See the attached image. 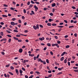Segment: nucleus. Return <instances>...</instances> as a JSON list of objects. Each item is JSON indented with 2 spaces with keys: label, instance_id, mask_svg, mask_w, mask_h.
I'll list each match as a JSON object with an SVG mask.
<instances>
[{
  "label": "nucleus",
  "instance_id": "nucleus-23",
  "mask_svg": "<svg viewBox=\"0 0 78 78\" xmlns=\"http://www.w3.org/2000/svg\"><path fill=\"white\" fill-rule=\"evenodd\" d=\"M57 42L58 44H61V41H57Z\"/></svg>",
  "mask_w": 78,
  "mask_h": 78
},
{
  "label": "nucleus",
  "instance_id": "nucleus-48",
  "mask_svg": "<svg viewBox=\"0 0 78 78\" xmlns=\"http://www.w3.org/2000/svg\"><path fill=\"white\" fill-rule=\"evenodd\" d=\"M16 37H20V35L17 34L16 35Z\"/></svg>",
  "mask_w": 78,
  "mask_h": 78
},
{
  "label": "nucleus",
  "instance_id": "nucleus-43",
  "mask_svg": "<svg viewBox=\"0 0 78 78\" xmlns=\"http://www.w3.org/2000/svg\"><path fill=\"white\" fill-rule=\"evenodd\" d=\"M13 64H15L16 66H17L18 64L16 62H14L13 63Z\"/></svg>",
  "mask_w": 78,
  "mask_h": 78
},
{
  "label": "nucleus",
  "instance_id": "nucleus-10",
  "mask_svg": "<svg viewBox=\"0 0 78 78\" xmlns=\"http://www.w3.org/2000/svg\"><path fill=\"white\" fill-rule=\"evenodd\" d=\"M64 57H62L61 58H60V61H63L64 60Z\"/></svg>",
  "mask_w": 78,
  "mask_h": 78
},
{
  "label": "nucleus",
  "instance_id": "nucleus-32",
  "mask_svg": "<svg viewBox=\"0 0 78 78\" xmlns=\"http://www.w3.org/2000/svg\"><path fill=\"white\" fill-rule=\"evenodd\" d=\"M52 76V75L51 74H50L48 76V77L49 78H50V77H51Z\"/></svg>",
  "mask_w": 78,
  "mask_h": 78
},
{
  "label": "nucleus",
  "instance_id": "nucleus-8",
  "mask_svg": "<svg viewBox=\"0 0 78 78\" xmlns=\"http://www.w3.org/2000/svg\"><path fill=\"white\" fill-rule=\"evenodd\" d=\"M52 7H54L56 6V4L55 3H54L52 4L51 5Z\"/></svg>",
  "mask_w": 78,
  "mask_h": 78
},
{
  "label": "nucleus",
  "instance_id": "nucleus-6",
  "mask_svg": "<svg viewBox=\"0 0 78 78\" xmlns=\"http://www.w3.org/2000/svg\"><path fill=\"white\" fill-rule=\"evenodd\" d=\"M22 51H23L22 49L20 48L19 49V52H20V53H22Z\"/></svg>",
  "mask_w": 78,
  "mask_h": 78
},
{
  "label": "nucleus",
  "instance_id": "nucleus-17",
  "mask_svg": "<svg viewBox=\"0 0 78 78\" xmlns=\"http://www.w3.org/2000/svg\"><path fill=\"white\" fill-rule=\"evenodd\" d=\"M10 69L11 70H14V67L12 66H11L10 67Z\"/></svg>",
  "mask_w": 78,
  "mask_h": 78
},
{
  "label": "nucleus",
  "instance_id": "nucleus-4",
  "mask_svg": "<svg viewBox=\"0 0 78 78\" xmlns=\"http://www.w3.org/2000/svg\"><path fill=\"white\" fill-rule=\"evenodd\" d=\"M45 38L44 37H42V38H39V39L40 40V41H44V39Z\"/></svg>",
  "mask_w": 78,
  "mask_h": 78
},
{
  "label": "nucleus",
  "instance_id": "nucleus-7",
  "mask_svg": "<svg viewBox=\"0 0 78 78\" xmlns=\"http://www.w3.org/2000/svg\"><path fill=\"white\" fill-rule=\"evenodd\" d=\"M29 61V60H26L23 61V63H25L26 62H28Z\"/></svg>",
  "mask_w": 78,
  "mask_h": 78
},
{
  "label": "nucleus",
  "instance_id": "nucleus-49",
  "mask_svg": "<svg viewBox=\"0 0 78 78\" xmlns=\"http://www.w3.org/2000/svg\"><path fill=\"white\" fill-rule=\"evenodd\" d=\"M7 36L9 37H12L10 35H7Z\"/></svg>",
  "mask_w": 78,
  "mask_h": 78
},
{
  "label": "nucleus",
  "instance_id": "nucleus-19",
  "mask_svg": "<svg viewBox=\"0 0 78 78\" xmlns=\"http://www.w3.org/2000/svg\"><path fill=\"white\" fill-rule=\"evenodd\" d=\"M37 29H39V24H37L36 25V27Z\"/></svg>",
  "mask_w": 78,
  "mask_h": 78
},
{
  "label": "nucleus",
  "instance_id": "nucleus-57",
  "mask_svg": "<svg viewBox=\"0 0 78 78\" xmlns=\"http://www.w3.org/2000/svg\"><path fill=\"white\" fill-rule=\"evenodd\" d=\"M31 3H32V4H34V2H33V1H31Z\"/></svg>",
  "mask_w": 78,
  "mask_h": 78
},
{
  "label": "nucleus",
  "instance_id": "nucleus-21",
  "mask_svg": "<svg viewBox=\"0 0 78 78\" xmlns=\"http://www.w3.org/2000/svg\"><path fill=\"white\" fill-rule=\"evenodd\" d=\"M58 28H62V27H64V26H58Z\"/></svg>",
  "mask_w": 78,
  "mask_h": 78
},
{
  "label": "nucleus",
  "instance_id": "nucleus-22",
  "mask_svg": "<svg viewBox=\"0 0 78 78\" xmlns=\"http://www.w3.org/2000/svg\"><path fill=\"white\" fill-rule=\"evenodd\" d=\"M13 31H14V32H15V33H18V30H14Z\"/></svg>",
  "mask_w": 78,
  "mask_h": 78
},
{
  "label": "nucleus",
  "instance_id": "nucleus-33",
  "mask_svg": "<svg viewBox=\"0 0 78 78\" xmlns=\"http://www.w3.org/2000/svg\"><path fill=\"white\" fill-rule=\"evenodd\" d=\"M47 45L48 46H49V47H50V46H51V44L50 43H48Z\"/></svg>",
  "mask_w": 78,
  "mask_h": 78
},
{
  "label": "nucleus",
  "instance_id": "nucleus-36",
  "mask_svg": "<svg viewBox=\"0 0 78 78\" xmlns=\"http://www.w3.org/2000/svg\"><path fill=\"white\" fill-rule=\"evenodd\" d=\"M22 69L23 71H25V69L24 68H23V67L22 68Z\"/></svg>",
  "mask_w": 78,
  "mask_h": 78
},
{
  "label": "nucleus",
  "instance_id": "nucleus-64",
  "mask_svg": "<svg viewBox=\"0 0 78 78\" xmlns=\"http://www.w3.org/2000/svg\"><path fill=\"white\" fill-rule=\"evenodd\" d=\"M33 76L32 75V76H30L29 78H33Z\"/></svg>",
  "mask_w": 78,
  "mask_h": 78
},
{
  "label": "nucleus",
  "instance_id": "nucleus-47",
  "mask_svg": "<svg viewBox=\"0 0 78 78\" xmlns=\"http://www.w3.org/2000/svg\"><path fill=\"white\" fill-rule=\"evenodd\" d=\"M39 26L40 27H41V28H43V26H42V25H41V24H40L39 25Z\"/></svg>",
  "mask_w": 78,
  "mask_h": 78
},
{
  "label": "nucleus",
  "instance_id": "nucleus-35",
  "mask_svg": "<svg viewBox=\"0 0 78 78\" xmlns=\"http://www.w3.org/2000/svg\"><path fill=\"white\" fill-rule=\"evenodd\" d=\"M68 64L69 66H70V62H68Z\"/></svg>",
  "mask_w": 78,
  "mask_h": 78
},
{
  "label": "nucleus",
  "instance_id": "nucleus-25",
  "mask_svg": "<svg viewBox=\"0 0 78 78\" xmlns=\"http://www.w3.org/2000/svg\"><path fill=\"white\" fill-rule=\"evenodd\" d=\"M0 33L1 36H3V32H1Z\"/></svg>",
  "mask_w": 78,
  "mask_h": 78
},
{
  "label": "nucleus",
  "instance_id": "nucleus-26",
  "mask_svg": "<svg viewBox=\"0 0 78 78\" xmlns=\"http://www.w3.org/2000/svg\"><path fill=\"white\" fill-rule=\"evenodd\" d=\"M64 62L65 64H66V63H67V59H65L64 61Z\"/></svg>",
  "mask_w": 78,
  "mask_h": 78
},
{
  "label": "nucleus",
  "instance_id": "nucleus-1",
  "mask_svg": "<svg viewBox=\"0 0 78 78\" xmlns=\"http://www.w3.org/2000/svg\"><path fill=\"white\" fill-rule=\"evenodd\" d=\"M55 45L57 46V48H59V45H58V44H52V47H54V46H55Z\"/></svg>",
  "mask_w": 78,
  "mask_h": 78
},
{
  "label": "nucleus",
  "instance_id": "nucleus-41",
  "mask_svg": "<svg viewBox=\"0 0 78 78\" xmlns=\"http://www.w3.org/2000/svg\"><path fill=\"white\" fill-rule=\"evenodd\" d=\"M9 74H10V75H13V73H12L10 72H9Z\"/></svg>",
  "mask_w": 78,
  "mask_h": 78
},
{
  "label": "nucleus",
  "instance_id": "nucleus-50",
  "mask_svg": "<svg viewBox=\"0 0 78 78\" xmlns=\"http://www.w3.org/2000/svg\"><path fill=\"white\" fill-rule=\"evenodd\" d=\"M22 18L23 20H24L25 19V17L23 16H22Z\"/></svg>",
  "mask_w": 78,
  "mask_h": 78
},
{
  "label": "nucleus",
  "instance_id": "nucleus-52",
  "mask_svg": "<svg viewBox=\"0 0 78 78\" xmlns=\"http://www.w3.org/2000/svg\"><path fill=\"white\" fill-rule=\"evenodd\" d=\"M52 20V19H49L48 20V21H49V22H51Z\"/></svg>",
  "mask_w": 78,
  "mask_h": 78
},
{
  "label": "nucleus",
  "instance_id": "nucleus-3",
  "mask_svg": "<svg viewBox=\"0 0 78 78\" xmlns=\"http://www.w3.org/2000/svg\"><path fill=\"white\" fill-rule=\"evenodd\" d=\"M6 41V38H3L1 40L0 42H2L3 41Z\"/></svg>",
  "mask_w": 78,
  "mask_h": 78
},
{
  "label": "nucleus",
  "instance_id": "nucleus-40",
  "mask_svg": "<svg viewBox=\"0 0 78 78\" xmlns=\"http://www.w3.org/2000/svg\"><path fill=\"white\" fill-rule=\"evenodd\" d=\"M73 69H77L78 67H73Z\"/></svg>",
  "mask_w": 78,
  "mask_h": 78
},
{
  "label": "nucleus",
  "instance_id": "nucleus-11",
  "mask_svg": "<svg viewBox=\"0 0 78 78\" xmlns=\"http://www.w3.org/2000/svg\"><path fill=\"white\" fill-rule=\"evenodd\" d=\"M47 25L48 26H51V23H47Z\"/></svg>",
  "mask_w": 78,
  "mask_h": 78
},
{
  "label": "nucleus",
  "instance_id": "nucleus-20",
  "mask_svg": "<svg viewBox=\"0 0 78 78\" xmlns=\"http://www.w3.org/2000/svg\"><path fill=\"white\" fill-rule=\"evenodd\" d=\"M20 73H23V71L20 69L19 71Z\"/></svg>",
  "mask_w": 78,
  "mask_h": 78
},
{
  "label": "nucleus",
  "instance_id": "nucleus-61",
  "mask_svg": "<svg viewBox=\"0 0 78 78\" xmlns=\"http://www.w3.org/2000/svg\"><path fill=\"white\" fill-rule=\"evenodd\" d=\"M41 45H45V44H44V43H41Z\"/></svg>",
  "mask_w": 78,
  "mask_h": 78
},
{
  "label": "nucleus",
  "instance_id": "nucleus-44",
  "mask_svg": "<svg viewBox=\"0 0 78 78\" xmlns=\"http://www.w3.org/2000/svg\"><path fill=\"white\" fill-rule=\"evenodd\" d=\"M1 54L2 55H4L5 54V52H1Z\"/></svg>",
  "mask_w": 78,
  "mask_h": 78
},
{
  "label": "nucleus",
  "instance_id": "nucleus-55",
  "mask_svg": "<svg viewBox=\"0 0 78 78\" xmlns=\"http://www.w3.org/2000/svg\"><path fill=\"white\" fill-rule=\"evenodd\" d=\"M6 31H7V33H11V32L8 30H6Z\"/></svg>",
  "mask_w": 78,
  "mask_h": 78
},
{
  "label": "nucleus",
  "instance_id": "nucleus-39",
  "mask_svg": "<svg viewBox=\"0 0 78 78\" xmlns=\"http://www.w3.org/2000/svg\"><path fill=\"white\" fill-rule=\"evenodd\" d=\"M34 60H36V59H37V57H36V56H34Z\"/></svg>",
  "mask_w": 78,
  "mask_h": 78
},
{
  "label": "nucleus",
  "instance_id": "nucleus-56",
  "mask_svg": "<svg viewBox=\"0 0 78 78\" xmlns=\"http://www.w3.org/2000/svg\"><path fill=\"white\" fill-rule=\"evenodd\" d=\"M55 39H58V37L57 36H55Z\"/></svg>",
  "mask_w": 78,
  "mask_h": 78
},
{
  "label": "nucleus",
  "instance_id": "nucleus-9",
  "mask_svg": "<svg viewBox=\"0 0 78 78\" xmlns=\"http://www.w3.org/2000/svg\"><path fill=\"white\" fill-rule=\"evenodd\" d=\"M11 24L12 25H15V23L14 22H11Z\"/></svg>",
  "mask_w": 78,
  "mask_h": 78
},
{
  "label": "nucleus",
  "instance_id": "nucleus-60",
  "mask_svg": "<svg viewBox=\"0 0 78 78\" xmlns=\"http://www.w3.org/2000/svg\"><path fill=\"white\" fill-rule=\"evenodd\" d=\"M33 73H34L33 71H31L30 73V74H33Z\"/></svg>",
  "mask_w": 78,
  "mask_h": 78
},
{
  "label": "nucleus",
  "instance_id": "nucleus-58",
  "mask_svg": "<svg viewBox=\"0 0 78 78\" xmlns=\"http://www.w3.org/2000/svg\"><path fill=\"white\" fill-rule=\"evenodd\" d=\"M30 2H27V5H30Z\"/></svg>",
  "mask_w": 78,
  "mask_h": 78
},
{
  "label": "nucleus",
  "instance_id": "nucleus-46",
  "mask_svg": "<svg viewBox=\"0 0 78 78\" xmlns=\"http://www.w3.org/2000/svg\"><path fill=\"white\" fill-rule=\"evenodd\" d=\"M10 9L11 10H12V11H14V8H12V7H11L10 8Z\"/></svg>",
  "mask_w": 78,
  "mask_h": 78
},
{
  "label": "nucleus",
  "instance_id": "nucleus-45",
  "mask_svg": "<svg viewBox=\"0 0 78 78\" xmlns=\"http://www.w3.org/2000/svg\"><path fill=\"white\" fill-rule=\"evenodd\" d=\"M50 15L51 16H53V14L52 13H51L50 14Z\"/></svg>",
  "mask_w": 78,
  "mask_h": 78
},
{
  "label": "nucleus",
  "instance_id": "nucleus-53",
  "mask_svg": "<svg viewBox=\"0 0 78 78\" xmlns=\"http://www.w3.org/2000/svg\"><path fill=\"white\" fill-rule=\"evenodd\" d=\"M35 3H36V4H37V5H39L40 3L38 2H35Z\"/></svg>",
  "mask_w": 78,
  "mask_h": 78
},
{
  "label": "nucleus",
  "instance_id": "nucleus-62",
  "mask_svg": "<svg viewBox=\"0 0 78 78\" xmlns=\"http://www.w3.org/2000/svg\"><path fill=\"white\" fill-rule=\"evenodd\" d=\"M18 42H22V40H18Z\"/></svg>",
  "mask_w": 78,
  "mask_h": 78
},
{
  "label": "nucleus",
  "instance_id": "nucleus-15",
  "mask_svg": "<svg viewBox=\"0 0 78 78\" xmlns=\"http://www.w3.org/2000/svg\"><path fill=\"white\" fill-rule=\"evenodd\" d=\"M65 53H66V52H63L62 54H61V56H64V55H65Z\"/></svg>",
  "mask_w": 78,
  "mask_h": 78
},
{
  "label": "nucleus",
  "instance_id": "nucleus-34",
  "mask_svg": "<svg viewBox=\"0 0 78 78\" xmlns=\"http://www.w3.org/2000/svg\"><path fill=\"white\" fill-rule=\"evenodd\" d=\"M62 72H59V73H58L57 74V75H61V74H62Z\"/></svg>",
  "mask_w": 78,
  "mask_h": 78
},
{
  "label": "nucleus",
  "instance_id": "nucleus-37",
  "mask_svg": "<svg viewBox=\"0 0 78 78\" xmlns=\"http://www.w3.org/2000/svg\"><path fill=\"white\" fill-rule=\"evenodd\" d=\"M41 58H39L37 59V61H38L40 62L41 61Z\"/></svg>",
  "mask_w": 78,
  "mask_h": 78
},
{
  "label": "nucleus",
  "instance_id": "nucleus-24",
  "mask_svg": "<svg viewBox=\"0 0 78 78\" xmlns=\"http://www.w3.org/2000/svg\"><path fill=\"white\" fill-rule=\"evenodd\" d=\"M74 72H78V69H74Z\"/></svg>",
  "mask_w": 78,
  "mask_h": 78
},
{
  "label": "nucleus",
  "instance_id": "nucleus-12",
  "mask_svg": "<svg viewBox=\"0 0 78 78\" xmlns=\"http://www.w3.org/2000/svg\"><path fill=\"white\" fill-rule=\"evenodd\" d=\"M35 73H37L38 75H40V74H41V73L38 71H36Z\"/></svg>",
  "mask_w": 78,
  "mask_h": 78
},
{
  "label": "nucleus",
  "instance_id": "nucleus-13",
  "mask_svg": "<svg viewBox=\"0 0 78 78\" xmlns=\"http://www.w3.org/2000/svg\"><path fill=\"white\" fill-rule=\"evenodd\" d=\"M2 16L3 17H8L6 15H2Z\"/></svg>",
  "mask_w": 78,
  "mask_h": 78
},
{
  "label": "nucleus",
  "instance_id": "nucleus-18",
  "mask_svg": "<svg viewBox=\"0 0 78 78\" xmlns=\"http://www.w3.org/2000/svg\"><path fill=\"white\" fill-rule=\"evenodd\" d=\"M69 47L70 46L69 45H67L66 46V48H69Z\"/></svg>",
  "mask_w": 78,
  "mask_h": 78
},
{
  "label": "nucleus",
  "instance_id": "nucleus-38",
  "mask_svg": "<svg viewBox=\"0 0 78 78\" xmlns=\"http://www.w3.org/2000/svg\"><path fill=\"white\" fill-rule=\"evenodd\" d=\"M52 26H56V23H53L52 24Z\"/></svg>",
  "mask_w": 78,
  "mask_h": 78
},
{
  "label": "nucleus",
  "instance_id": "nucleus-2",
  "mask_svg": "<svg viewBox=\"0 0 78 78\" xmlns=\"http://www.w3.org/2000/svg\"><path fill=\"white\" fill-rule=\"evenodd\" d=\"M34 8L35 9V12H37V10H38V7H37L36 5H34Z\"/></svg>",
  "mask_w": 78,
  "mask_h": 78
},
{
  "label": "nucleus",
  "instance_id": "nucleus-59",
  "mask_svg": "<svg viewBox=\"0 0 78 78\" xmlns=\"http://www.w3.org/2000/svg\"><path fill=\"white\" fill-rule=\"evenodd\" d=\"M54 1V0H51L49 2L50 3H51V2H53Z\"/></svg>",
  "mask_w": 78,
  "mask_h": 78
},
{
  "label": "nucleus",
  "instance_id": "nucleus-14",
  "mask_svg": "<svg viewBox=\"0 0 78 78\" xmlns=\"http://www.w3.org/2000/svg\"><path fill=\"white\" fill-rule=\"evenodd\" d=\"M13 39H15V40H16V41H18L19 40V38L16 37H13Z\"/></svg>",
  "mask_w": 78,
  "mask_h": 78
},
{
  "label": "nucleus",
  "instance_id": "nucleus-42",
  "mask_svg": "<svg viewBox=\"0 0 78 78\" xmlns=\"http://www.w3.org/2000/svg\"><path fill=\"white\" fill-rule=\"evenodd\" d=\"M23 12L24 13H26V12H27V11H26V10H25V9H23Z\"/></svg>",
  "mask_w": 78,
  "mask_h": 78
},
{
  "label": "nucleus",
  "instance_id": "nucleus-27",
  "mask_svg": "<svg viewBox=\"0 0 78 78\" xmlns=\"http://www.w3.org/2000/svg\"><path fill=\"white\" fill-rule=\"evenodd\" d=\"M46 62L48 63V64L49 63V61H48V59H47L46 60Z\"/></svg>",
  "mask_w": 78,
  "mask_h": 78
},
{
  "label": "nucleus",
  "instance_id": "nucleus-63",
  "mask_svg": "<svg viewBox=\"0 0 78 78\" xmlns=\"http://www.w3.org/2000/svg\"><path fill=\"white\" fill-rule=\"evenodd\" d=\"M74 14H76V15H78V13L77 12H74Z\"/></svg>",
  "mask_w": 78,
  "mask_h": 78
},
{
  "label": "nucleus",
  "instance_id": "nucleus-51",
  "mask_svg": "<svg viewBox=\"0 0 78 78\" xmlns=\"http://www.w3.org/2000/svg\"><path fill=\"white\" fill-rule=\"evenodd\" d=\"M47 50V47H45L44 48L43 50L44 51H45V50Z\"/></svg>",
  "mask_w": 78,
  "mask_h": 78
},
{
  "label": "nucleus",
  "instance_id": "nucleus-30",
  "mask_svg": "<svg viewBox=\"0 0 78 78\" xmlns=\"http://www.w3.org/2000/svg\"><path fill=\"white\" fill-rule=\"evenodd\" d=\"M11 39L10 38L8 40V42L10 43V42H11Z\"/></svg>",
  "mask_w": 78,
  "mask_h": 78
},
{
  "label": "nucleus",
  "instance_id": "nucleus-29",
  "mask_svg": "<svg viewBox=\"0 0 78 78\" xmlns=\"http://www.w3.org/2000/svg\"><path fill=\"white\" fill-rule=\"evenodd\" d=\"M72 8L73 9H76V7L75 6H73L72 7Z\"/></svg>",
  "mask_w": 78,
  "mask_h": 78
},
{
  "label": "nucleus",
  "instance_id": "nucleus-16",
  "mask_svg": "<svg viewBox=\"0 0 78 78\" xmlns=\"http://www.w3.org/2000/svg\"><path fill=\"white\" fill-rule=\"evenodd\" d=\"M33 28L34 30H37V28L36 27V26H35L34 25L33 26Z\"/></svg>",
  "mask_w": 78,
  "mask_h": 78
},
{
  "label": "nucleus",
  "instance_id": "nucleus-5",
  "mask_svg": "<svg viewBox=\"0 0 78 78\" xmlns=\"http://www.w3.org/2000/svg\"><path fill=\"white\" fill-rule=\"evenodd\" d=\"M16 73L17 74V75H18L19 74V71L17 69H16Z\"/></svg>",
  "mask_w": 78,
  "mask_h": 78
},
{
  "label": "nucleus",
  "instance_id": "nucleus-28",
  "mask_svg": "<svg viewBox=\"0 0 78 78\" xmlns=\"http://www.w3.org/2000/svg\"><path fill=\"white\" fill-rule=\"evenodd\" d=\"M31 12H32V14H34V15L35 14V13H34V11H33L32 10Z\"/></svg>",
  "mask_w": 78,
  "mask_h": 78
},
{
  "label": "nucleus",
  "instance_id": "nucleus-54",
  "mask_svg": "<svg viewBox=\"0 0 78 78\" xmlns=\"http://www.w3.org/2000/svg\"><path fill=\"white\" fill-rule=\"evenodd\" d=\"M64 24V23H59V25H63Z\"/></svg>",
  "mask_w": 78,
  "mask_h": 78
},
{
  "label": "nucleus",
  "instance_id": "nucleus-31",
  "mask_svg": "<svg viewBox=\"0 0 78 78\" xmlns=\"http://www.w3.org/2000/svg\"><path fill=\"white\" fill-rule=\"evenodd\" d=\"M12 20H13V21H15L16 20V18H13L12 19Z\"/></svg>",
  "mask_w": 78,
  "mask_h": 78
}]
</instances>
